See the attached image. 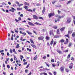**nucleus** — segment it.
<instances>
[{
  "label": "nucleus",
  "mask_w": 75,
  "mask_h": 75,
  "mask_svg": "<svg viewBox=\"0 0 75 75\" xmlns=\"http://www.w3.org/2000/svg\"><path fill=\"white\" fill-rule=\"evenodd\" d=\"M71 2V1H68L67 4H69Z\"/></svg>",
  "instance_id": "obj_49"
},
{
  "label": "nucleus",
  "mask_w": 75,
  "mask_h": 75,
  "mask_svg": "<svg viewBox=\"0 0 75 75\" xmlns=\"http://www.w3.org/2000/svg\"><path fill=\"white\" fill-rule=\"evenodd\" d=\"M10 52H11V54H12V53H13V51H12V50H11V49H10Z\"/></svg>",
  "instance_id": "obj_47"
},
{
  "label": "nucleus",
  "mask_w": 75,
  "mask_h": 75,
  "mask_svg": "<svg viewBox=\"0 0 75 75\" xmlns=\"http://www.w3.org/2000/svg\"><path fill=\"white\" fill-rule=\"evenodd\" d=\"M57 44V42L56 41H55L54 42L53 45V47H54V46L56 45V44Z\"/></svg>",
  "instance_id": "obj_22"
},
{
  "label": "nucleus",
  "mask_w": 75,
  "mask_h": 75,
  "mask_svg": "<svg viewBox=\"0 0 75 75\" xmlns=\"http://www.w3.org/2000/svg\"><path fill=\"white\" fill-rule=\"evenodd\" d=\"M60 51V50L59 49H57V52L58 53Z\"/></svg>",
  "instance_id": "obj_52"
},
{
  "label": "nucleus",
  "mask_w": 75,
  "mask_h": 75,
  "mask_svg": "<svg viewBox=\"0 0 75 75\" xmlns=\"http://www.w3.org/2000/svg\"><path fill=\"white\" fill-rule=\"evenodd\" d=\"M57 2V1H54L53 2H52V4H54L55 3H56Z\"/></svg>",
  "instance_id": "obj_51"
},
{
  "label": "nucleus",
  "mask_w": 75,
  "mask_h": 75,
  "mask_svg": "<svg viewBox=\"0 0 75 75\" xmlns=\"http://www.w3.org/2000/svg\"><path fill=\"white\" fill-rule=\"evenodd\" d=\"M31 45L32 47H33V48H36V46H35V45H33L32 44H31Z\"/></svg>",
  "instance_id": "obj_21"
},
{
  "label": "nucleus",
  "mask_w": 75,
  "mask_h": 75,
  "mask_svg": "<svg viewBox=\"0 0 75 75\" xmlns=\"http://www.w3.org/2000/svg\"><path fill=\"white\" fill-rule=\"evenodd\" d=\"M58 53H59V54H62V51L60 50V51Z\"/></svg>",
  "instance_id": "obj_35"
},
{
  "label": "nucleus",
  "mask_w": 75,
  "mask_h": 75,
  "mask_svg": "<svg viewBox=\"0 0 75 75\" xmlns=\"http://www.w3.org/2000/svg\"><path fill=\"white\" fill-rule=\"evenodd\" d=\"M13 7H15V6H17L16 4H13L12 6Z\"/></svg>",
  "instance_id": "obj_64"
},
{
  "label": "nucleus",
  "mask_w": 75,
  "mask_h": 75,
  "mask_svg": "<svg viewBox=\"0 0 75 75\" xmlns=\"http://www.w3.org/2000/svg\"><path fill=\"white\" fill-rule=\"evenodd\" d=\"M2 4H3V5H4L5 4V5H6V4H5V3H4V2H3V3H2Z\"/></svg>",
  "instance_id": "obj_58"
},
{
  "label": "nucleus",
  "mask_w": 75,
  "mask_h": 75,
  "mask_svg": "<svg viewBox=\"0 0 75 75\" xmlns=\"http://www.w3.org/2000/svg\"><path fill=\"white\" fill-rule=\"evenodd\" d=\"M45 7H44L42 12V14H44V13H45Z\"/></svg>",
  "instance_id": "obj_11"
},
{
  "label": "nucleus",
  "mask_w": 75,
  "mask_h": 75,
  "mask_svg": "<svg viewBox=\"0 0 75 75\" xmlns=\"http://www.w3.org/2000/svg\"><path fill=\"white\" fill-rule=\"evenodd\" d=\"M45 63L46 64V65L48 67H50V65L48 64H47V62H45Z\"/></svg>",
  "instance_id": "obj_31"
},
{
  "label": "nucleus",
  "mask_w": 75,
  "mask_h": 75,
  "mask_svg": "<svg viewBox=\"0 0 75 75\" xmlns=\"http://www.w3.org/2000/svg\"><path fill=\"white\" fill-rule=\"evenodd\" d=\"M53 74H54V75H57V72H54Z\"/></svg>",
  "instance_id": "obj_57"
},
{
  "label": "nucleus",
  "mask_w": 75,
  "mask_h": 75,
  "mask_svg": "<svg viewBox=\"0 0 75 75\" xmlns=\"http://www.w3.org/2000/svg\"><path fill=\"white\" fill-rule=\"evenodd\" d=\"M7 55L8 57V56L10 55V54H9V53H8V52L7 53Z\"/></svg>",
  "instance_id": "obj_61"
},
{
  "label": "nucleus",
  "mask_w": 75,
  "mask_h": 75,
  "mask_svg": "<svg viewBox=\"0 0 75 75\" xmlns=\"http://www.w3.org/2000/svg\"><path fill=\"white\" fill-rule=\"evenodd\" d=\"M11 9H9V11H11L12 13H14V11H16V9H14V8L13 7L11 8Z\"/></svg>",
  "instance_id": "obj_4"
},
{
  "label": "nucleus",
  "mask_w": 75,
  "mask_h": 75,
  "mask_svg": "<svg viewBox=\"0 0 75 75\" xmlns=\"http://www.w3.org/2000/svg\"><path fill=\"white\" fill-rule=\"evenodd\" d=\"M65 28V27L62 28L60 29L61 31H64Z\"/></svg>",
  "instance_id": "obj_15"
},
{
  "label": "nucleus",
  "mask_w": 75,
  "mask_h": 75,
  "mask_svg": "<svg viewBox=\"0 0 75 75\" xmlns=\"http://www.w3.org/2000/svg\"><path fill=\"white\" fill-rule=\"evenodd\" d=\"M33 18L34 19H35V20H38V17L36 15H33Z\"/></svg>",
  "instance_id": "obj_3"
},
{
  "label": "nucleus",
  "mask_w": 75,
  "mask_h": 75,
  "mask_svg": "<svg viewBox=\"0 0 75 75\" xmlns=\"http://www.w3.org/2000/svg\"><path fill=\"white\" fill-rule=\"evenodd\" d=\"M71 57V55L70 54H69L67 56V59H69V58Z\"/></svg>",
  "instance_id": "obj_34"
},
{
  "label": "nucleus",
  "mask_w": 75,
  "mask_h": 75,
  "mask_svg": "<svg viewBox=\"0 0 75 75\" xmlns=\"http://www.w3.org/2000/svg\"><path fill=\"white\" fill-rule=\"evenodd\" d=\"M49 34L50 35H52L53 36H54V33L53 32L52 33V30H50L49 32Z\"/></svg>",
  "instance_id": "obj_8"
},
{
  "label": "nucleus",
  "mask_w": 75,
  "mask_h": 75,
  "mask_svg": "<svg viewBox=\"0 0 75 75\" xmlns=\"http://www.w3.org/2000/svg\"><path fill=\"white\" fill-rule=\"evenodd\" d=\"M20 47V46H19V44H18L17 45L16 47V48H19Z\"/></svg>",
  "instance_id": "obj_28"
},
{
  "label": "nucleus",
  "mask_w": 75,
  "mask_h": 75,
  "mask_svg": "<svg viewBox=\"0 0 75 75\" xmlns=\"http://www.w3.org/2000/svg\"><path fill=\"white\" fill-rule=\"evenodd\" d=\"M47 70V68H45L43 70V71L44 72H45V71Z\"/></svg>",
  "instance_id": "obj_40"
},
{
  "label": "nucleus",
  "mask_w": 75,
  "mask_h": 75,
  "mask_svg": "<svg viewBox=\"0 0 75 75\" xmlns=\"http://www.w3.org/2000/svg\"><path fill=\"white\" fill-rule=\"evenodd\" d=\"M51 61L52 62H55L54 60L53 59H51Z\"/></svg>",
  "instance_id": "obj_37"
},
{
  "label": "nucleus",
  "mask_w": 75,
  "mask_h": 75,
  "mask_svg": "<svg viewBox=\"0 0 75 75\" xmlns=\"http://www.w3.org/2000/svg\"><path fill=\"white\" fill-rule=\"evenodd\" d=\"M18 19L19 21H21V17H19L18 18Z\"/></svg>",
  "instance_id": "obj_50"
},
{
  "label": "nucleus",
  "mask_w": 75,
  "mask_h": 75,
  "mask_svg": "<svg viewBox=\"0 0 75 75\" xmlns=\"http://www.w3.org/2000/svg\"><path fill=\"white\" fill-rule=\"evenodd\" d=\"M30 41L31 42V43H32V44H34V41H33V40L30 39Z\"/></svg>",
  "instance_id": "obj_26"
},
{
  "label": "nucleus",
  "mask_w": 75,
  "mask_h": 75,
  "mask_svg": "<svg viewBox=\"0 0 75 75\" xmlns=\"http://www.w3.org/2000/svg\"><path fill=\"white\" fill-rule=\"evenodd\" d=\"M43 75H47V74L45 72L43 73Z\"/></svg>",
  "instance_id": "obj_46"
},
{
  "label": "nucleus",
  "mask_w": 75,
  "mask_h": 75,
  "mask_svg": "<svg viewBox=\"0 0 75 75\" xmlns=\"http://www.w3.org/2000/svg\"><path fill=\"white\" fill-rule=\"evenodd\" d=\"M33 33H34L36 35H37V33H36V32H35V31L33 30Z\"/></svg>",
  "instance_id": "obj_48"
},
{
  "label": "nucleus",
  "mask_w": 75,
  "mask_h": 75,
  "mask_svg": "<svg viewBox=\"0 0 75 75\" xmlns=\"http://www.w3.org/2000/svg\"><path fill=\"white\" fill-rule=\"evenodd\" d=\"M20 17H23L24 16L23 15V14H21L20 15Z\"/></svg>",
  "instance_id": "obj_54"
},
{
  "label": "nucleus",
  "mask_w": 75,
  "mask_h": 75,
  "mask_svg": "<svg viewBox=\"0 0 75 75\" xmlns=\"http://www.w3.org/2000/svg\"><path fill=\"white\" fill-rule=\"evenodd\" d=\"M22 34H23V36H25V35H26V33L25 32H23L22 33Z\"/></svg>",
  "instance_id": "obj_30"
},
{
  "label": "nucleus",
  "mask_w": 75,
  "mask_h": 75,
  "mask_svg": "<svg viewBox=\"0 0 75 75\" xmlns=\"http://www.w3.org/2000/svg\"><path fill=\"white\" fill-rule=\"evenodd\" d=\"M29 65H30V64H28L27 67H26V68H28V67H29Z\"/></svg>",
  "instance_id": "obj_44"
},
{
  "label": "nucleus",
  "mask_w": 75,
  "mask_h": 75,
  "mask_svg": "<svg viewBox=\"0 0 75 75\" xmlns=\"http://www.w3.org/2000/svg\"><path fill=\"white\" fill-rule=\"evenodd\" d=\"M71 21V18H68L67 20V23H70Z\"/></svg>",
  "instance_id": "obj_2"
},
{
  "label": "nucleus",
  "mask_w": 75,
  "mask_h": 75,
  "mask_svg": "<svg viewBox=\"0 0 75 75\" xmlns=\"http://www.w3.org/2000/svg\"><path fill=\"white\" fill-rule=\"evenodd\" d=\"M24 4L25 6H30V5H29V4H28V3L27 2H25Z\"/></svg>",
  "instance_id": "obj_19"
},
{
  "label": "nucleus",
  "mask_w": 75,
  "mask_h": 75,
  "mask_svg": "<svg viewBox=\"0 0 75 75\" xmlns=\"http://www.w3.org/2000/svg\"><path fill=\"white\" fill-rule=\"evenodd\" d=\"M72 46V43H69V47H70L71 46Z\"/></svg>",
  "instance_id": "obj_33"
},
{
  "label": "nucleus",
  "mask_w": 75,
  "mask_h": 75,
  "mask_svg": "<svg viewBox=\"0 0 75 75\" xmlns=\"http://www.w3.org/2000/svg\"><path fill=\"white\" fill-rule=\"evenodd\" d=\"M55 15L54 13H51L49 15V18H50L51 17H52V16H54Z\"/></svg>",
  "instance_id": "obj_5"
},
{
  "label": "nucleus",
  "mask_w": 75,
  "mask_h": 75,
  "mask_svg": "<svg viewBox=\"0 0 75 75\" xmlns=\"http://www.w3.org/2000/svg\"><path fill=\"white\" fill-rule=\"evenodd\" d=\"M45 39L47 41H48L50 40V37H48V36H46V37Z\"/></svg>",
  "instance_id": "obj_14"
},
{
  "label": "nucleus",
  "mask_w": 75,
  "mask_h": 75,
  "mask_svg": "<svg viewBox=\"0 0 75 75\" xmlns=\"http://www.w3.org/2000/svg\"><path fill=\"white\" fill-rule=\"evenodd\" d=\"M39 19H41V20H44V18L42 17H39Z\"/></svg>",
  "instance_id": "obj_32"
},
{
  "label": "nucleus",
  "mask_w": 75,
  "mask_h": 75,
  "mask_svg": "<svg viewBox=\"0 0 75 75\" xmlns=\"http://www.w3.org/2000/svg\"><path fill=\"white\" fill-rule=\"evenodd\" d=\"M23 10V8L18 7L17 8V11H18V10Z\"/></svg>",
  "instance_id": "obj_12"
},
{
  "label": "nucleus",
  "mask_w": 75,
  "mask_h": 75,
  "mask_svg": "<svg viewBox=\"0 0 75 75\" xmlns=\"http://www.w3.org/2000/svg\"><path fill=\"white\" fill-rule=\"evenodd\" d=\"M75 32L73 33L72 34V36L73 37H75Z\"/></svg>",
  "instance_id": "obj_29"
},
{
  "label": "nucleus",
  "mask_w": 75,
  "mask_h": 75,
  "mask_svg": "<svg viewBox=\"0 0 75 75\" xmlns=\"http://www.w3.org/2000/svg\"><path fill=\"white\" fill-rule=\"evenodd\" d=\"M25 72L26 74L27 73V72H28V70L27 69L25 70Z\"/></svg>",
  "instance_id": "obj_53"
},
{
  "label": "nucleus",
  "mask_w": 75,
  "mask_h": 75,
  "mask_svg": "<svg viewBox=\"0 0 75 75\" xmlns=\"http://www.w3.org/2000/svg\"><path fill=\"white\" fill-rule=\"evenodd\" d=\"M26 33H27L28 34H29V35L33 34V33H32L29 32H28V31L27 30L26 31Z\"/></svg>",
  "instance_id": "obj_18"
},
{
  "label": "nucleus",
  "mask_w": 75,
  "mask_h": 75,
  "mask_svg": "<svg viewBox=\"0 0 75 75\" xmlns=\"http://www.w3.org/2000/svg\"><path fill=\"white\" fill-rule=\"evenodd\" d=\"M66 37H68L69 38V35H65Z\"/></svg>",
  "instance_id": "obj_42"
},
{
  "label": "nucleus",
  "mask_w": 75,
  "mask_h": 75,
  "mask_svg": "<svg viewBox=\"0 0 75 75\" xmlns=\"http://www.w3.org/2000/svg\"><path fill=\"white\" fill-rule=\"evenodd\" d=\"M52 28H54V29H57V26H53V27H52Z\"/></svg>",
  "instance_id": "obj_27"
},
{
  "label": "nucleus",
  "mask_w": 75,
  "mask_h": 75,
  "mask_svg": "<svg viewBox=\"0 0 75 75\" xmlns=\"http://www.w3.org/2000/svg\"><path fill=\"white\" fill-rule=\"evenodd\" d=\"M16 4H18V5H19L20 4V3L18 2V1H16Z\"/></svg>",
  "instance_id": "obj_41"
},
{
  "label": "nucleus",
  "mask_w": 75,
  "mask_h": 75,
  "mask_svg": "<svg viewBox=\"0 0 75 75\" xmlns=\"http://www.w3.org/2000/svg\"><path fill=\"white\" fill-rule=\"evenodd\" d=\"M65 70H66V72H68L69 71V70L67 68H66Z\"/></svg>",
  "instance_id": "obj_36"
},
{
  "label": "nucleus",
  "mask_w": 75,
  "mask_h": 75,
  "mask_svg": "<svg viewBox=\"0 0 75 75\" xmlns=\"http://www.w3.org/2000/svg\"><path fill=\"white\" fill-rule=\"evenodd\" d=\"M7 68H8V69H9V68H10V65H7Z\"/></svg>",
  "instance_id": "obj_56"
},
{
  "label": "nucleus",
  "mask_w": 75,
  "mask_h": 75,
  "mask_svg": "<svg viewBox=\"0 0 75 75\" xmlns=\"http://www.w3.org/2000/svg\"><path fill=\"white\" fill-rule=\"evenodd\" d=\"M54 37L55 38H59V37L58 35H55V36H54Z\"/></svg>",
  "instance_id": "obj_25"
},
{
  "label": "nucleus",
  "mask_w": 75,
  "mask_h": 75,
  "mask_svg": "<svg viewBox=\"0 0 75 75\" xmlns=\"http://www.w3.org/2000/svg\"><path fill=\"white\" fill-rule=\"evenodd\" d=\"M13 52H16V50L15 49H13Z\"/></svg>",
  "instance_id": "obj_45"
},
{
  "label": "nucleus",
  "mask_w": 75,
  "mask_h": 75,
  "mask_svg": "<svg viewBox=\"0 0 75 75\" xmlns=\"http://www.w3.org/2000/svg\"><path fill=\"white\" fill-rule=\"evenodd\" d=\"M10 61L11 62H13V59L12 58H11V59Z\"/></svg>",
  "instance_id": "obj_62"
},
{
  "label": "nucleus",
  "mask_w": 75,
  "mask_h": 75,
  "mask_svg": "<svg viewBox=\"0 0 75 75\" xmlns=\"http://www.w3.org/2000/svg\"><path fill=\"white\" fill-rule=\"evenodd\" d=\"M8 4H9V5H11V2H8Z\"/></svg>",
  "instance_id": "obj_63"
},
{
  "label": "nucleus",
  "mask_w": 75,
  "mask_h": 75,
  "mask_svg": "<svg viewBox=\"0 0 75 75\" xmlns=\"http://www.w3.org/2000/svg\"><path fill=\"white\" fill-rule=\"evenodd\" d=\"M58 14H60L61 13V11H60L58 10Z\"/></svg>",
  "instance_id": "obj_60"
},
{
  "label": "nucleus",
  "mask_w": 75,
  "mask_h": 75,
  "mask_svg": "<svg viewBox=\"0 0 75 75\" xmlns=\"http://www.w3.org/2000/svg\"><path fill=\"white\" fill-rule=\"evenodd\" d=\"M53 43H54V40L52 39L50 42L51 45H52V44H53Z\"/></svg>",
  "instance_id": "obj_17"
},
{
  "label": "nucleus",
  "mask_w": 75,
  "mask_h": 75,
  "mask_svg": "<svg viewBox=\"0 0 75 75\" xmlns=\"http://www.w3.org/2000/svg\"><path fill=\"white\" fill-rule=\"evenodd\" d=\"M60 69H61V71H62V72L64 71V67H61L60 68Z\"/></svg>",
  "instance_id": "obj_10"
},
{
  "label": "nucleus",
  "mask_w": 75,
  "mask_h": 75,
  "mask_svg": "<svg viewBox=\"0 0 75 75\" xmlns=\"http://www.w3.org/2000/svg\"><path fill=\"white\" fill-rule=\"evenodd\" d=\"M71 65L69 66V68L70 69H71L72 68V67H73V63H71L70 64Z\"/></svg>",
  "instance_id": "obj_7"
},
{
  "label": "nucleus",
  "mask_w": 75,
  "mask_h": 75,
  "mask_svg": "<svg viewBox=\"0 0 75 75\" xmlns=\"http://www.w3.org/2000/svg\"><path fill=\"white\" fill-rule=\"evenodd\" d=\"M37 6H41V4H36Z\"/></svg>",
  "instance_id": "obj_43"
},
{
  "label": "nucleus",
  "mask_w": 75,
  "mask_h": 75,
  "mask_svg": "<svg viewBox=\"0 0 75 75\" xmlns=\"http://www.w3.org/2000/svg\"><path fill=\"white\" fill-rule=\"evenodd\" d=\"M23 6V4H21L19 5L18 6H19V7H20L21 6Z\"/></svg>",
  "instance_id": "obj_39"
},
{
  "label": "nucleus",
  "mask_w": 75,
  "mask_h": 75,
  "mask_svg": "<svg viewBox=\"0 0 75 75\" xmlns=\"http://www.w3.org/2000/svg\"><path fill=\"white\" fill-rule=\"evenodd\" d=\"M19 30H23V31H24L25 30V29H24V28H19Z\"/></svg>",
  "instance_id": "obj_24"
},
{
  "label": "nucleus",
  "mask_w": 75,
  "mask_h": 75,
  "mask_svg": "<svg viewBox=\"0 0 75 75\" xmlns=\"http://www.w3.org/2000/svg\"><path fill=\"white\" fill-rule=\"evenodd\" d=\"M15 20L16 22H18V21H19L17 20V19H15Z\"/></svg>",
  "instance_id": "obj_55"
},
{
  "label": "nucleus",
  "mask_w": 75,
  "mask_h": 75,
  "mask_svg": "<svg viewBox=\"0 0 75 75\" xmlns=\"http://www.w3.org/2000/svg\"><path fill=\"white\" fill-rule=\"evenodd\" d=\"M28 11H30L31 12H32L33 11V10L30 9H28Z\"/></svg>",
  "instance_id": "obj_38"
},
{
  "label": "nucleus",
  "mask_w": 75,
  "mask_h": 75,
  "mask_svg": "<svg viewBox=\"0 0 75 75\" xmlns=\"http://www.w3.org/2000/svg\"><path fill=\"white\" fill-rule=\"evenodd\" d=\"M60 41L62 43H63L65 41L63 39H62L60 41H59V42Z\"/></svg>",
  "instance_id": "obj_23"
},
{
  "label": "nucleus",
  "mask_w": 75,
  "mask_h": 75,
  "mask_svg": "<svg viewBox=\"0 0 75 75\" xmlns=\"http://www.w3.org/2000/svg\"><path fill=\"white\" fill-rule=\"evenodd\" d=\"M64 52H68V50H65L64 51Z\"/></svg>",
  "instance_id": "obj_59"
},
{
  "label": "nucleus",
  "mask_w": 75,
  "mask_h": 75,
  "mask_svg": "<svg viewBox=\"0 0 75 75\" xmlns=\"http://www.w3.org/2000/svg\"><path fill=\"white\" fill-rule=\"evenodd\" d=\"M44 38L43 36H41L40 37L38 38V40H43Z\"/></svg>",
  "instance_id": "obj_6"
},
{
  "label": "nucleus",
  "mask_w": 75,
  "mask_h": 75,
  "mask_svg": "<svg viewBox=\"0 0 75 75\" xmlns=\"http://www.w3.org/2000/svg\"><path fill=\"white\" fill-rule=\"evenodd\" d=\"M28 6H24V8L26 10V11H28Z\"/></svg>",
  "instance_id": "obj_13"
},
{
  "label": "nucleus",
  "mask_w": 75,
  "mask_h": 75,
  "mask_svg": "<svg viewBox=\"0 0 75 75\" xmlns=\"http://www.w3.org/2000/svg\"><path fill=\"white\" fill-rule=\"evenodd\" d=\"M33 24H35L36 25H42L41 24L39 23H38L37 22L33 23L31 22H29L28 24L30 25H31L32 26H34V24H33Z\"/></svg>",
  "instance_id": "obj_1"
},
{
  "label": "nucleus",
  "mask_w": 75,
  "mask_h": 75,
  "mask_svg": "<svg viewBox=\"0 0 75 75\" xmlns=\"http://www.w3.org/2000/svg\"><path fill=\"white\" fill-rule=\"evenodd\" d=\"M66 42H64V44H68V42L69 41V40H68V39H66Z\"/></svg>",
  "instance_id": "obj_9"
},
{
  "label": "nucleus",
  "mask_w": 75,
  "mask_h": 75,
  "mask_svg": "<svg viewBox=\"0 0 75 75\" xmlns=\"http://www.w3.org/2000/svg\"><path fill=\"white\" fill-rule=\"evenodd\" d=\"M57 34H60V33H59V29L57 30Z\"/></svg>",
  "instance_id": "obj_16"
},
{
  "label": "nucleus",
  "mask_w": 75,
  "mask_h": 75,
  "mask_svg": "<svg viewBox=\"0 0 75 75\" xmlns=\"http://www.w3.org/2000/svg\"><path fill=\"white\" fill-rule=\"evenodd\" d=\"M34 60H35L37 59V55H36L35 57H34Z\"/></svg>",
  "instance_id": "obj_20"
}]
</instances>
